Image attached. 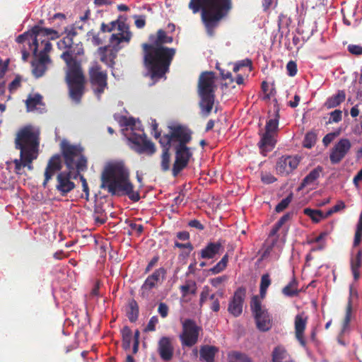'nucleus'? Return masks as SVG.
Returning <instances> with one entry per match:
<instances>
[{
    "instance_id": "nucleus-42",
    "label": "nucleus",
    "mask_w": 362,
    "mask_h": 362,
    "mask_svg": "<svg viewBox=\"0 0 362 362\" xmlns=\"http://www.w3.org/2000/svg\"><path fill=\"white\" fill-rule=\"evenodd\" d=\"M122 334L124 346L126 348L129 347V346L131 344V341H132V330L130 329V328L129 327L125 326L124 327H123V329L122 330Z\"/></svg>"
},
{
    "instance_id": "nucleus-51",
    "label": "nucleus",
    "mask_w": 362,
    "mask_h": 362,
    "mask_svg": "<svg viewBox=\"0 0 362 362\" xmlns=\"http://www.w3.org/2000/svg\"><path fill=\"white\" fill-rule=\"evenodd\" d=\"M344 208H345V204L343 202L340 201L336 205H334L332 209H330L329 210H328L327 211L326 216H329L332 215L333 213L337 212Z\"/></svg>"
},
{
    "instance_id": "nucleus-45",
    "label": "nucleus",
    "mask_w": 362,
    "mask_h": 362,
    "mask_svg": "<svg viewBox=\"0 0 362 362\" xmlns=\"http://www.w3.org/2000/svg\"><path fill=\"white\" fill-rule=\"evenodd\" d=\"M342 112L339 110H335L330 112V117L329 119V123H337L341 120Z\"/></svg>"
},
{
    "instance_id": "nucleus-24",
    "label": "nucleus",
    "mask_w": 362,
    "mask_h": 362,
    "mask_svg": "<svg viewBox=\"0 0 362 362\" xmlns=\"http://www.w3.org/2000/svg\"><path fill=\"white\" fill-rule=\"evenodd\" d=\"M25 104L28 112L42 113L45 110L42 97L39 93L30 94L25 100Z\"/></svg>"
},
{
    "instance_id": "nucleus-30",
    "label": "nucleus",
    "mask_w": 362,
    "mask_h": 362,
    "mask_svg": "<svg viewBox=\"0 0 362 362\" xmlns=\"http://www.w3.org/2000/svg\"><path fill=\"white\" fill-rule=\"evenodd\" d=\"M349 291H350V296H349L348 305L346 306V315H345V318L344 320V325H343L344 330L348 327V325L350 322V320H351V310H352L351 300L354 298L357 297V292L354 288L353 286H350Z\"/></svg>"
},
{
    "instance_id": "nucleus-15",
    "label": "nucleus",
    "mask_w": 362,
    "mask_h": 362,
    "mask_svg": "<svg viewBox=\"0 0 362 362\" xmlns=\"http://www.w3.org/2000/svg\"><path fill=\"white\" fill-rule=\"evenodd\" d=\"M90 82L95 94L100 98L107 87V74L101 71L97 63H93L89 70Z\"/></svg>"
},
{
    "instance_id": "nucleus-64",
    "label": "nucleus",
    "mask_w": 362,
    "mask_h": 362,
    "mask_svg": "<svg viewBox=\"0 0 362 362\" xmlns=\"http://www.w3.org/2000/svg\"><path fill=\"white\" fill-rule=\"evenodd\" d=\"M239 66L242 67H250L251 69L252 62L249 59H245L238 62Z\"/></svg>"
},
{
    "instance_id": "nucleus-46",
    "label": "nucleus",
    "mask_w": 362,
    "mask_h": 362,
    "mask_svg": "<svg viewBox=\"0 0 362 362\" xmlns=\"http://www.w3.org/2000/svg\"><path fill=\"white\" fill-rule=\"evenodd\" d=\"M9 59L3 60L0 57V79H4V76L8 71Z\"/></svg>"
},
{
    "instance_id": "nucleus-48",
    "label": "nucleus",
    "mask_w": 362,
    "mask_h": 362,
    "mask_svg": "<svg viewBox=\"0 0 362 362\" xmlns=\"http://www.w3.org/2000/svg\"><path fill=\"white\" fill-rule=\"evenodd\" d=\"M21 78L20 76H17L15 79L11 81L8 85V90L11 93L16 91L21 87Z\"/></svg>"
},
{
    "instance_id": "nucleus-36",
    "label": "nucleus",
    "mask_w": 362,
    "mask_h": 362,
    "mask_svg": "<svg viewBox=\"0 0 362 362\" xmlns=\"http://www.w3.org/2000/svg\"><path fill=\"white\" fill-rule=\"evenodd\" d=\"M282 293L286 296L292 297L297 296L298 294V291L297 288V282L295 279H293L287 286H286L283 290Z\"/></svg>"
},
{
    "instance_id": "nucleus-9",
    "label": "nucleus",
    "mask_w": 362,
    "mask_h": 362,
    "mask_svg": "<svg viewBox=\"0 0 362 362\" xmlns=\"http://www.w3.org/2000/svg\"><path fill=\"white\" fill-rule=\"evenodd\" d=\"M214 77L212 72L201 74L198 83V94L201 98L199 106L202 113L208 116L214 103Z\"/></svg>"
},
{
    "instance_id": "nucleus-62",
    "label": "nucleus",
    "mask_w": 362,
    "mask_h": 362,
    "mask_svg": "<svg viewBox=\"0 0 362 362\" xmlns=\"http://www.w3.org/2000/svg\"><path fill=\"white\" fill-rule=\"evenodd\" d=\"M335 134L333 133L327 134L322 139L325 146H328L334 139Z\"/></svg>"
},
{
    "instance_id": "nucleus-11",
    "label": "nucleus",
    "mask_w": 362,
    "mask_h": 362,
    "mask_svg": "<svg viewBox=\"0 0 362 362\" xmlns=\"http://www.w3.org/2000/svg\"><path fill=\"white\" fill-rule=\"evenodd\" d=\"M116 27H117L118 33L111 35L109 47H113L115 50H119L124 45H127L132 37V33L129 30L128 26L124 23L112 21L109 24L102 23L100 30L103 33L111 32Z\"/></svg>"
},
{
    "instance_id": "nucleus-26",
    "label": "nucleus",
    "mask_w": 362,
    "mask_h": 362,
    "mask_svg": "<svg viewBox=\"0 0 362 362\" xmlns=\"http://www.w3.org/2000/svg\"><path fill=\"white\" fill-rule=\"evenodd\" d=\"M221 248V244L220 243H209L204 248L201 250V258L212 259L219 252Z\"/></svg>"
},
{
    "instance_id": "nucleus-31",
    "label": "nucleus",
    "mask_w": 362,
    "mask_h": 362,
    "mask_svg": "<svg viewBox=\"0 0 362 362\" xmlns=\"http://www.w3.org/2000/svg\"><path fill=\"white\" fill-rule=\"evenodd\" d=\"M288 358V354L282 346H278L274 349L272 353L273 362H292Z\"/></svg>"
},
{
    "instance_id": "nucleus-22",
    "label": "nucleus",
    "mask_w": 362,
    "mask_h": 362,
    "mask_svg": "<svg viewBox=\"0 0 362 362\" xmlns=\"http://www.w3.org/2000/svg\"><path fill=\"white\" fill-rule=\"evenodd\" d=\"M158 352L162 360L170 361L173 357L174 347L171 338L168 337H161L158 343Z\"/></svg>"
},
{
    "instance_id": "nucleus-61",
    "label": "nucleus",
    "mask_w": 362,
    "mask_h": 362,
    "mask_svg": "<svg viewBox=\"0 0 362 362\" xmlns=\"http://www.w3.org/2000/svg\"><path fill=\"white\" fill-rule=\"evenodd\" d=\"M129 226L132 230L136 231L139 235L141 234L144 230L143 226L140 224L131 222Z\"/></svg>"
},
{
    "instance_id": "nucleus-52",
    "label": "nucleus",
    "mask_w": 362,
    "mask_h": 362,
    "mask_svg": "<svg viewBox=\"0 0 362 362\" xmlns=\"http://www.w3.org/2000/svg\"><path fill=\"white\" fill-rule=\"evenodd\" d=\"M348 50L350 53L355 55L362 54V47L356 45H349L348 46Z\"/></svg>"
},
{
    "instance_id": "nucleus-23",
    "label": "nucleus",
    "mask_w": 362,
    "mask_h": 362,
    "mask_svg": "<svg viewBox=\"0 0 362 362\" xmlns=\"http://www.w3.org/2000/svg\"><path fill=\"white\" fill-rule=\"evenodd\" d=\"M62 161L59 155L53 156L48 161L45 171V180L43 185L45 186L47 183L52 179L53 175L62 170Z\"/></svg>"
},
{
    "instance_id": "nucleus-3",
    "label": "nucleus",
    "mask_w": 362,
    "mask_h": 362,
    "mask_svg": "<svg viewBox=\"0 0 362 362\" xmlns=\"http://www.w3.org/2000/svg\"><path fill=\"white\" fill-rule=\"evenodd\" d=\"M100 187L112 195L127 196L133 202L140 199L139 192L134 190L129 180V173L122 162L107 163L101 175Z\"/></svg>"
},
{
    "instance_id": "nucleus-53",
    "label": "nucleus",
    "mask_w": 362,
    "mask_h": 362,
    "mask_svg": "<svg viewBox=\"0 0 362 362\" xmlns=\"http://www.w3.org/2000/svg\"><path fill=\"white\" fill-rule=\"evenodd\" d=\"M158 312L162 317H166L168 314V307L164 303H160L158 308Z\"/></svg>"
},
{
    "instance_id": "nucleus-38",
    "label": "nucleus",
    "mask_w": 362,
    "mask_h": 362,
    "mask_svg": "<svg viewBox=\"0 0 362 362\" xmlns=\"http://www.w3.org/2000/svg\"><path fill=\"white\" fill-rule=\"evenodd\" d=\"M291 217V213H287L284 214L273 226L269 235L274 236L279 231V230L282 227V226L287 222Z\"/></svg>"
},
{
    "instance_id": "nucleus-16",
    "label": "nucleus",
    "mask_w": 362,
    "mask_h": 362,
    "mask_svg": "<svg viewBox=\"0 0 362 362\" xmlns=\"http://www.w3.org/2000/svg\"><path fill=\"white\" fill-rule=\"evenodd\" d=\"M183 332L180 339L183 346H192L198 341L200 327L192 320H186L183 324Z\"/></svg>"
},
{
    "instance_id": "nucleus-49",
    "label": "nucleus",
    "mask_w": 362,
    "mask_h": 362,
    "mask_svg": "<svg viewBox=\"0 0 362 362\" xmlns=\"http://www.w3.org/2000/svg\"><path fill=\"white\" fill-rule=\"evenodd\" d=\"M158 322V319L156 316H153L146 327L144 329L145 332H153L156 329V325Z\"/></svg>"
},
{
    "instance_id": "nucleus-40",
    "label": "nucleus",
    "mask_w": 362,
    "mask_h": 362,
    "mask_svg": "<svg viewBox=\"0 0 362 362\" xmlns=\"http://www.w3.org/2000/svg\"><path fill=\"white\" fill-rule=\"evenodd\" d=\"M180 288L183 296H186L188 293L194 294L197 290L196 283L194 281H187L186 284L182 285Z\"/></svg>"
},
{
    "instance_id": "nucleus-7",
    "label": "nucleus",
    "mask_w": 362,
    "mask_h": 362,
    "mask_svg": "<svg viewBox=\"0 0 362 362\" xmlns=\"http://www.w3.org/2000/svg\"><path fill=\"white\" fill-rule=\"evenodd\" d=\"M59 37V33L54 29L35 25L24 33V47H28L33 57L49 55L52 49L50 40H56Z\"/></svg>"
},
{
    "instance_id": "nucleus-27",
    "label": "nucleus",
    "mask_w": 362,
    "mask_h": 362,
    "mask_svg": "<svg viewBox=\"0 0 362 362\" xmlns=\"http://www.w3.org/2000/svg\"><path fill=\"white\" fill-rule=\"evenodd\" d=\"M110 49L108 47L100 48V60L108 66H112L114 64V59L116 57V53L118 50H115L113 47Z\"/></svg>"
},
{
    "instance_id": "nucleus-63",
    "label": "nucleus",
    "mask_w": 362,
    "mask_h": 362,
    "mask_svg": "<svg viewBox=\"0 0 362 362\" xmlns=\"http://www.w3.org/2000/svg\"><path fill=\"white\" fill-rule=\"evenodd\" d=\"M189 226L192 228H195L199 230L204 229V226L197 220H192L189 222Z\"/></svg>"
},
{
    "instance_id": "nucleus-57",
    "label": "nucleus",
    "mask_w": 362,
    "mask_h": 362,
    "mask_svg": "<svg viewBox=\"0 0 362 362\" xmlns=\"http://www.w3.org/2000/svg\"><path fill=\"white\" fill-rule=\"evenodd\" d=\"M175 246L176 247H178V248H180V249H182V248L188 249L189 252L187 254V255H188L189 253L193 250V246H192V245L189 242H188L187 243H179L177 241H175Z\"/></svg>"
},
{
    "instance_id": "nucleus-34",
    "label": "nucleus",
    "mask_w": 362,
    "mask_h": 362,
    "mask_svg": "<svg viewBox=\"0 0 362 362\" xmlns=\"http://www.w3.org/2000/svg\"><path fill=\"white\" fill-rule=\"evenodd\" d=\"M228 362H252L251 359L245 354L239 351H231L228 355Z\"/></svg>"
},
{
    "instance_id": "nucleus-12",
    "label": "nucleus",
    "mask_w": 362,
    "mask_h": 362,
    "mask_svg": "<svg viewBox=\"0 0 362 362\" xmlns=\"http://www.w3.org/2000/svg\"><path fill=\"white\" fill-rule=\"evenodd\" d=\"M279 110L275 112L274 118L269 119L266 124V131L262 134L259 142V147L261 153L266 156L267 153L271 151L276 142V135L279 126Z\"/></svg>"
},
{
    "instance_id": "nucleus-1",
    "label": "nucleus",
    "mask_w": 362,
    "mask_h": 362,
    "mask_svg": "<svg viewBox=\"0 0 362 362\" xmlns=\"http://www.w3.org/2000/svg\"><path fill=\"white\" fill-rule=\"evenodd\" d=\"M173 37L163 30L149 37V43L143 44L144 64L151 79L158 80L164 76L175 54V49L164 46L173 42Z\"/></svg>"
},
{
    "instance_id": "nucleus-43",
    "label": "nucleus",
    "mask_w": 362,
    "mask_h": 362,
    "mask_svg": "<svg viewBox=\"0 0 362 362\" xmlns=\"http://www.w3.org/2000/svg\"><path fill=\"white\" fill-rule=\"evenodd\" d=\"M130 310L128 312V317L131 322H134L138 317L139 309L137 303L135 301H132L129 303Z\"/></svg>"
},
{
    "instance_id": "nucleus-17",
    "label": "nucleus",
    "mask_w": 362,
    "mask_h": 362,
    "mask_svg": "<svg viewBox=\"0 0 362 362\" xmlns=\"http://www.w3.org/2000/svg\"><path fill=\"white\" fill-rule=\"evenodd\" d=\"M52 64L49 55L33 57L30 62L31 73L35 78L42 77Z\"/></svg>"
},
{
    "instance_id": "nucleus-4",
    "label": "nucleus",
    "mask_w": 362,
    "mask_h": 362,
    "mask_svg": "<svg viewBox=\"0 0 362 362\" xmlns=\"http://www.w3.org/2000/svg\"><path fill=\"white\" fill-rule=\"evenodd\" d=\"M62 150L68 171L57 174L55 189L62 196H66L75 188L71 180L76 179L79 172L86 169V159L82 155L80 146L71 145L66 141L62 142Z\"/></svg>"
},
{
    "instance_id": "nucleus-58",
    "label": "nucleus",
    "mask_w": 362,
    "mask_h": 362,
    "mask_svg": "<svg viewBox=\"0 0 362 362\" xmlns=\"http://www.w3.org/2000/svg\"><path fill=\"white\" fill-rule=\"evenodd\" d=\"M135 25L138 28H142L145 26L146 20L143 16H135Z\"/></svg>"
},
{
    "instance_id": "nucleus-10",
    "label": "nucleus",
    "mask_w": 362,
    "mask_h": 362,
    "mask_svg": "<svg viewBox=\"0 0 362 362\" xmlns=\"http://www.w3.org/2000/svg\"><path fill=\"white\" fill-rule=\"evenodd\" d=\"M40 130L33 126L24 127V168L33 169L32 162L39 154Z\"/></svg>"
},
{
    "instance_id": "nucleus-32",
    "label": "nucleus",
    "mask_w": 362,
    "mask_h": 362,
    "mask_svg": "<svg viewBox=\"0 0 362 362\" xmlns=\"http://www.w3.org/2000/svg\"><path fill=\"white\" fill-rule=\"evenodd\" d=\"M218 349L211 346H204L200 349L201 358L206 362H214Z\"/></svg>"
},
{
    "instance_id": "nucleus-47",
    "label": "nucleus",
    "mask_w": 362,
    "mask_h": 362,
    "mask_svg": "<svg viewBox=\"0 0 362 362\" xmlns=\"http://www.w3.org/2000/svg\"><path fill=\"white\" fill-rule=\"evenodd\" d=\"M209 293H210L209 287L208 286H204L202 288L201 293H200L199 305L201 307L204 305V303L209 298Z\"/></svg>"
},
{
    "instance_id": "nucleus-13",
    "label": "nucleus",
    "mask_w": 362,
    "mask_h": 362,
    "mask_svg": "<svg viewBox=\"0 0 362 362\" xmlns=\"http://www.w3.org/2000/svg\"><path fill=\"white\" fill-rule=\"evenodd\" d=\"M251 309L255 316L257 327L262 332H266L272 327V320L266 309L262 308L257 296L252 298Z\"/></svg>"
},
{
    "instance_id": "nucleus-6",
    "label": "nucleus",
    "mask_w": 362,
    "mask_h": 362,
    "mask_svg": "<svg viewBox=\"0 0 362 362\" xmlns=\"http://www.w3.org/2000/svg\"><path fill=\"white\" fill-rule=\"evenodd\" d=\"M188 7L193 13L202 11V20L209 36L212 37L220 21L232 8L231 0H190Z\"/></svg>"
},
{
    "instance_id": "nucleus-21",
    "label": "nucleus",
    "mask_w": 362,
    "mask_h": 362,
    "mask_svg": "<svg viewBox=\"0 0 362 362\" xmlns=\"http://www.w3.org/2000/svg\"><path fill=\"white\" fill-rule=\"evenodd\" d=\"M245 289L239 288L234 293L233 298L228 305V312L235 317L239 316L243 312V305L245 298Z\"/></svg>"
},
{
    "instance_id": "nucleus-25",
    "label": "nucleus",
    "mask_w": 362,
    "mask_h": 362,
    "mask_svg": "<svg viewBox=\"0 0 362 362\" xmlns=\"http://www.w3.org/2000/svg\"><path fill=\"white\" fill-rule=\"evenodd\" d=\"M308 317L304 313L298 314L295 317V332L297 339L301 345L305 346V341L303 338L304 331L306 327Z\"/></svg>"
},
{
    "instance_id": "nucleus-2",
    "label": "nucleus",
    "mask_w": 362,
    "mask_h": 362,
    "mask_svg": "<svg viewBox=\"0 0 362 362\" xmlns=\"http://www.w3.org/2000/svg\"><path fill=\"white\" fill-rule=\"evenodd\" d=\"M74 39L65 36L57 42L59 49H67L62 53L61 57L65 61L67 66L66 81L69 86V96L76 103H79L84 93L85 78L80 63L76 59V56L83 52L82 45L76 44V50L73 47Z\"/></svg>"
},
{
    "instance_id": "nucleus-37",
    "label": "nucleus",
    "mask_w": 362,
    "mask_h": 362,
    "mask_svg": "<svg viewBox=\"0 0 362 362\" xmlns=\"http://www.w3.org/2000/svg\"><path fill=\"white\" fill-rule=\"evenodd\" d=\"M163 153L161 156V168L163 171H167L170 169V156L169 153V148L170 146L163 147Z\"/></svg>"
},
{
    "instance_id": "nucleus-55",
    "label": "nucleus",
    "mask_w": 362,
    "mask_h": 362,
    "mask_svg": "<svg viewBox=\"0 0 362 362\" xmlns=\"http://www.w3.org/2000/svg\"><path fill=\"white\" fill-rule=\"evenodd\" d=\"M362 238V229L356 228L355 235H354V246L356 247L358 246L361 241Z\"/></svg>"
},
{
    "instance_id": "nucleus-35",
    "label": "nucleus",
    "mask_w": 362,
    "mask_h": 362,
    "mask_svg": "<svg viewBox=\"0 0 362 362\" xmlns=\"http://www.w3.org/2000/svg\"><path fill=\"white\" fill-rule=\"evenodd\" d=\"M304 214L309 216L315 223H317L321 219L327 217L321 211L314 210L310 208H305L304 209Z\"/></svg>"
},
{
    "instance_id": "nucleus-5",
    "label": "nucleus",
    "mask_w": 362,
    "mask_h": 362,
    "mask_svg": "<svg viewBox=\"0 0 362 362\" xmlns=\"http://www.w3.org/2000/svg\"><path fill=\"white\" fill-rule=\"evenodd\" d=\"M191 140L189 131L180 126L170 127V132L160 138L162 147L170 146L175 151L173 175L176 177L188 164L192 153L186 145Z\"/></svg>"
},
{
    "instance_id": "nucleus-44",
    "label": "nucleus",
    "mask_w": 362,
    "mask_h": 362,
    "mask_svg": "<svg viewBox=\"0 0 362 362\" xmlns=\"http://www.w3.org/2000/svg\"><path fill=\"white\" fill-rule=\"evenodd\" d=\"M292 199V196L289 195L287 197L283 199L276 206V211L279 213L284 211L289 205Z\"/></svg>"
},
{
    "instance_id": "nucleus-14",
    "label": "nucleus",
    "mask_w": 362,
    "mask_h": 362,
    "mask_svg": "<svg viewBox=\"0 0 362 362\" xmlns=\"http://www.w3.org/2000/svg\"><path fill=\"white\" fill-rule=\"evenodd\" d=\"M166 270L160 267L156 269L152 274L148 276L141 287V296L144 299H148L152 295V289L158 288L165 279Z\"/></svg>"
},
{
    "instance_id": "nucleus-59",
    "label": "nucleus",
    "mask_w": 362,
    "mask_h": 362,
    "mask_svg": "<svg viewBox=\"0 0 362 362\" xmlns=\"http://www.w3.org/2000/svg\"><path fill=\"white\" fill-rule=\"evenodd\" d=\"M276 179L272 174H265L262 176V181L265 184H271L274 182Z\"/></svg>"
},
{
    "instance_id": "nucleus-8",
    "label": "nucleus",
    "mask_w": 362,
    "mask_h": 362,
    "mask_svg": "<svg viewBox=\"0 0 362 362\" xmlns=\"http://www.w3.org/2000/svg\"><path fill=\"white\" fill-rule=\"evenodd\" d=\"M121 124L125 128L122 129L124 135L129 141L131 148L139 154L153 155L156 152L154 144L148 140L141 128L139 121L133 117H123Z\"/></svg>"
},
{
    "instance_id": "nucleus-54",
    "label": "nucleus",
    "mask_w": 362,
    "mask_h": 362,
    "mask_svg": "<svg viewBox=\"0 0 362 362\" xmlns=\"http://www.w3.org/2000/svg\"><path fill=\"white\" fill-rule=\"evenodd\" d=\"M226 266H225L222 262H218L214 267L209 269V272L213 274H216L226 269Z\"/></svg>"
},
{
    "instance_id": "nucleus-56",
    "label": "nucleus",
    "mask_w": 362,
    "mask_h": 362,
    "mask_svg": "<svg viewBox=\"0 0 362 362\" xmlns=\"http://www.w3.org/2000/svg\"><path fill=\"white\" fill-rule=\"evenodd\" d=\"M226 280H227V277L226 276H218V277L210 279V282L213 286L217 287L222 282H223Z\"/></svg>"
},
{
    "instance_id": "nucleus-19",
    "label": "nucleus",
    "mask_w": 362,
    "mask_h": 362,
    "mask_svg": "<svg viewBox=\"0 0 362 362\" xmlns=\"http://www.w3.org/2000/svg\"><path fill=\"white\" fill-rule=\"evenodd\" d=\"M299 163L300 158L298 156H281L276 162V172L283 176L288 175L298 167Z\"/></svg>"
},
{
    "instance_id": "nucleus-41",
    "label": "nucleus",
    "mask_w": 362,
    "mask_h": 362,
    "mask_svg": "<svg viewBox=\"0 0 362 362\" xmlns=\"http://www.w3.org/2000/svg\"><path fill=\"white\" fill-rule=\"evenodd\" d=\"M317 134L313 132H308L303 140V146L311 148L316 143Z\"/></svg>"
},
{
    "instance_id": "nucleus-60",
    "label": "nucleus",
    "mask_w": 362,
    "mask_h": 362,
    "mask_svg": "<svg viewBox=\"0 0 362 362\" xmlns=\"http://www.w3.org/2000/svg\"><path fill=\"white\" fill-rule=\"evenodd\" d=\"M80 180L82 182L83 191L86 193V199L88 200V196H89V189H88V183L86 182V180L85 179V177L83 175L80 176Z\"/></svg>"
},
{
    "instance_id": "nucleus-33",
    "label": "nucleus",
    "mask_w": 362,
    "mask_h": 362,
    "mask_svg": "<svg viewBox=\"0 0 362 362\" xmlns=\"http://www.w3.org/2000/svg\"><path fill=\"white\" fill-rule=\"evenodd\" d=\"M362 262V251L358 250L354 259L351 261V270L355 280H358L360 276L359 268Z\"/></svg>"
},
{
    "instance_id": "nucleus-28",
    "label": "nucleus",
    "mask_w": 362,
    "mask_h": 362,
    "mask_svg": "<svg viewBox=\"0 0 362 362\" xmlns=\"http://www.w3.org/2000/svg\"><path fill=\"white\" fill-rule=\"evenodd\" d=\"M323 170L322 167L317 166L312 170L308 175H307L302 181L301 187H305L309 185H314L317 180L320 177V174Z\"/></svg>"
},
{
    "instance_id": "nucleus-29",
    "label": "nucleus",
    "mask_w": 362,
    "mask_h": 362,
    "mask_svg": "<svg viewBox=\"0 0 362 362\" xmlns=\"http://www.w3.org/2000/svg\"><path fill=\"white\" fill-rule=\"evenodd\" d=\"M345 93L344 90H339L338 93L329 98L325 103L327 109L334 108L340 105L345 100Z\"/></svg>"
},
{
    "instance_id": "nucleus-18",
    "label": "nucleus",
    "mask_w": 362,
    "mask_h": 362,
    "mask_svg": "<svg viewBox=\"0 0 362 362\" xmlns=\"http://www.w3.org/2000/svg\"><path fill=\"white\" fill-rule=\"evenodd\" d=\"M351 148V143L348 139H341L331 149L329 159L332 164L339 163L347 155Z\"/></svg>"
},
{
    "instance_id": "nucleus-20",
    "label": "nucleus",
    "mask_w": 362,
    "mask_h": 362,
    "mask_svg": "<svg viewBox=\"0 0 362 362\" xmlns=\"http://www.w3.org/2000/svg\"><path fill=\"white\" fill-rule=\"evenodd\" d=\"M16 147L20 150L19 159H11L6 161L7 168L13 170L16 174L21 175V170L23 165V128H20L16 138Z\"/></svg>"
},
{
    "instance_id": "nucleus-50",
    "label": "nucleus",
    "mask_w": 362,
    "mask_h": 362,
    "mask_svg": "<svg viewBox=\"0 0 362 362\" xmlns=\"http://www.w3.org/2000/svg\"><path fill=\"white\" fill-rule=\"evenodd\" d=\"M286 69L288 71V74L290 76H294L297 73V65L296 62L293 61L288 62L286 65Z\"/></svg>"
},
{
    "instance_id": "nucleus-39",
    "label": "nucleus",
    "mask_w": 362,
    "mask_h": 362,
    "mask_svg": "<svg viewBox=\"0 0 362 362\" xmlns=\"http://www.w3.org/2000/svg\"><path fill=\"white\" fill-rule=\"evenodd\" d=\"M271 284V279L269 277V275L268 274H263L261 277V281H260V296L262 298H264L266 295L267 290L268 287Z\"/></svg>"
}]
</instances>
